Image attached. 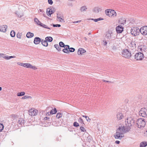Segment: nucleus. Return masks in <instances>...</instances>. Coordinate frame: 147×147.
Here are the masks:
<instances>
[{"instance_id": "47", "label": "nucleus", "mask_w": 147, "mask_h": 147, "mask_svg": "<svg viewBox=\"0 0 147 147\" xmlns=\"http://www.w3.org/2000/svg\"><path fill=\"white\" fill-rule=\"evenodd\" d=\"M86 119L87 121L89 122H90L91 120V119L89 118V117H88V116L86 117Z\"/></svg>"}, {"instance_id": "42", "label": "nucleus", "mask_w": 147, "mask_h": 147, "mask_svg": "<svg viewBox=\"0 0 147 147\" xmlns=\"http://www.w3.org/2000/svg\"><path fill=\"white\" fill-rule=\"evenodd\" d=\"M3 125L2 124L0 123V131H1L3 129Z\"/></svg>"}, {"instance_id": "22", "label": "nucleus", "mask_w": 147, "mask_h": 147, "mask_svg": "<svg viewBox=\"0 0 147 147\" xmlns=\"http://www.w3.org/2000/svg\"><path fill=\"white\" fill-rule=\"evenodd\" d=\"M86 51L84 50L83 49L80 48L78 52V53L79 54H81L82 53L85 52Z\"/></svg>"}, {"instance_id": "9", "label": "nucleus", "mask_w": 147, "mask_h": 147, "mask_svg": "<svg viewBox=\"0 0 147 147\" xmlns=\"http://www.w3.org/2000/svg\"><path fill=\"white\" fill-rule=\"evenodd\" d=\"M144 57V54L141 52L136 53L135 55V58L137 60H142Z\"/></svg>"}, {"instance_id": "19", "label": "nucleus", "mask_w": 147, "mask_h": 147, "mask_svg": "<svg viewBox=\"0 0 147 147\" xmlns=\"http://www.w3.org/2000/svg\"><path fill=\"white\" fill-rule=\"evenodd\" d=\"M16 14H17L18 16L21 18L24 16L23 13L22 11H16L15 12Z\"/></svg>"}, {"instance_id": "61", "label": "nucleus", "mask_w": 147, "mask_h": 147, "mask_svg": "<svg viewBox=\"0 0 147 147\" xmlns=\"http://www.w3.org/2000/svg\"><path fill=\"white\" fill-rule=\"evenodd\" d=\"M104 82H110V81H106V80H102Z\"/></svg>"}, {"instance_id": "24", "label": "nucleus", "mask_w": 147, "mask_h": 147, "mask_svg": "<svg viewBox=\"0 0 147 147\" xmlns=\"http://www.w3.org/2000/svg\"><path fill=\"white\" fill-rule=\"evenodd\" d=\"M42 45L44 46L47 47L48 46L47 42L46 40H42L41 41Z\"/></svg>"}, {"instance_id": "34", "label": "nucleus", "mask_w": 147, "mask_h": 147, "mask_svg": "<svg viewBox=\"0 0 147 147\" xmlns=\"http://www.w3.org/2000/svg\"><path fill=\"white\" fill-rule=\"evenodd\" d=\"M62 113H58L56 115V117L58 119H59L62 117Z\"/></svg>"}, {"instance_id": "63", "label": "nucleus", "mask_w": 147, "mask_h": 147, "mask_svg": "<svg viewBox=\"0 0 147 147\" xmlns=\"http://www.w3.org/2000/svg\"><path fill=\"white\" fill-rule=\"evenodd\" d=\"M84 38L85 39V40L86 41L87 40V38L86 37H84Z\"/></svg>"}, {"instance_id": "36", "label": "nucleus", "mask_w": 147, "mask_h": 147, "mask_svg": "<svg viewBox=\"0 0 147 147\" xmlns=\"http://www.w3.org/2000/svg\"><path fill=\"white\" fill-rule=\"evenodd\" d=\"M40 26L41 27H43L46 28L51 29V28H50L48 27L47 25H46L45 24H44L42 23V24H41V25H40Z\"/></svg>"}, {"instance_id": "38", "label": "nucleus", "mask_w": 147, "mask_h": 147, "mask_svg": "<svg viewBox=\"0 0 147 147\" xmlns=\"http://www.w3.org/2000/svg\"><path fill=\"white\" fill-rule=\"evenodd\" d=\"M22 35V33L18 32L17 35V37L18 38L20 39L21 38Z\"/></svg>"}, {"instance_id": "39", "label": "nucleus", "mask_w": 147, "mask_h": 147, "mask_svg": "<svg viewBox=\"0 0 147 147\" xmlns=\"http://www.w3.org/2000/svg\"><path fill=\"white\" fill-rule=\"evenodd\" d=\"M59 46L61 47H65V45L62 42H59Z\"/></svg>"}, {"instance_id": "15", "label": "nucleus", "mask_w": 147, "mask_h": 147, "mask_svg": "<svg viewBox=\"0 0 147 147\" xmlns=\"http://www.w3.org/2000/svg\"><path fill=\"white\" fill-rule=\"evenodd\" d=\"M123 27L121 25H119L116 28V30L117 33H120L122 32L123 30Z\"/></svg>"}, {"instance_id": "29", "label": "nucleus", "mask_w": 147, "mask_h": 147, "mask_svg": "<svg viewBox=\"0 0 147 147\" xmlns=\"http://www.w3.org/2000/svg\"><path fill=\"white\" fill-rule=\"evenodd\" d=\"M34 36V34L29 32H28L26 34V37L28 38H31Z\"/></svg>"}, {"instance_id": "37", "label": "nucleus", "mask_w": 147, "mask_h": 147, "mask_svg": "<svg viewBox=\"0 0 147 147\" xmlns=\"http://www.w3.org/2000/svg\"><path fill=\"white\" fill-rule=\"evenodd\" d=\"M15 32L13 30L11 31L10 33V35L11 37H14L15 36Z\"/></svg>"}, {"instance_id": "50", "label": "nucleus", "mask_w": 147, "mask_h": 147, "mask_svg": "<svg viewBox=\"0 0 147 147\" xmlns=\"http://www.w3.org/2000/svg\"><path fill=\"white\" fill-rule=\"evenodd\" d=\"M48 2L50 5H52L53 3V1L52 0H48Z\"/></svg>"}, {"instance_id": "59", "label": "nucleus", "mask_w": 147, "mask_h": 147, "mask_svg": "<svg viewBox=\"0 0 147 147\" xmlns=\"http://www.w3.org/2000/svg\"><path fill=\"white\" fill-rule=\"evenodd\" d=\"M115 143L117 144H118L120 142L119 141L117 140L115 142Z\"/></svg>"}, {"instance_id": "43", "label": "nucleus", "mask_w": 147, "mask_h": 147, "mask_svg": "<svg viewBox=\"0 0 147 147\" xmlns=\"http://www.w3.org/2000/svg\"><path fill=\"white\" fill-rule=\"evenodd\" d=\"M139 49H140V50L142 52L141 53H143V54L144 53V51L145 52V51L144 50V48L143 47H142V48L140 47V48H139Z\"/></svg>"}, {"instance_id": "18", "label": "nucleus", "mask_w": 147, "mask_h": 147, "mask_svg": "<svg viewBox=\"0 0 147 147\" xmlns=\"http://www.w3.org/2000/svg\"><path fill=\"white\" fill-rule=\"evenodd\" d=\"M117 118L118 120H121L123 117V114L121 112H118L116 115Z\"/></svg>"}, {"instance_id": "27", "label": "nucleus", "mask_w": 147, "mask_h": 147, "mask_svg": "<svg viewBox=\"0 0 147 147\" xmlns=\"http://www.w3.org/2000/svg\"><path fill=\"white\" fill-rule=\"evenodd\" d=\"M87 8L86 6H84L81 7L80 8V10L81 12H84L86 11Z\"/></svg>"}, {"instance_id": "33", "label": "nucleus", "mask_w": 147, "mask_h": 147, "mask_svg": "<svg viewBox=\"0 0 147 147\" xmlns=\"http://www.w3.org/2000/svg\"><path fill=\"white\" fill-rule=\"evenodd\" d=\"M25 94V93L24 92H18L17 93V95L18 96H21L24 95Z\"/></svg>"}, {"instance_id": "60", "label": "nucleus", "mask_w": 147, "mask_h": 147, "mask_svg": "<svg viewBox=\"0 0 147 147\" xmlns=\"http://www.w3.org/2000/svg\"><path fill=\"white\" fill-rule=\"evenodd\" d=\"M112 49L113 50H115L116 49V47L114 46L112 48Z\"/></svg>"}, {"instance_id": "49", "label": "nucleus", "mask_w": 147, "mask_h": 147, "mask_svg": "<svg viewBox=\"0 0 147 147\" xmlns=\"http://www.w3.org/2000/svg\"><path fill=\"white\" fill-rule=\"evenodd\" d=\"M53 26L54 27H60L61 26V25L59 24H53Z\"/></svg>"}, {"instance_id": "8", "label": "nucleus", "mask_w": 147, "mask_h": 147, "mask_svg": "<svg viewBox=\"0 0 147 147\" xmlns=\"http://www.w3.org/2000/svg\"><path fill=\"white\" fill-rule=\"evenodd\" d=\"M140 115L145 117L147 116V109L145 108H142L139 112Z\"/></svg>"}, {"instance_id": "28", "label": "nucleus", "mask_w": 147, "mask_h": 147, "mask_svg": "<svg viewBox=\"0 0 147 147\" xmlns=\"http://www.w3.org/2000/svg\"><path fill=\"white\" fill-rule=\"evenodd\" d=\"M147 145V142H141L140 147H145Z\"/></svg>"}, {"instance_id": "23", "label": "nucleus", "mask_w": 147, "mask_h": 147, "mask_svg": "<svg viewBox=\"0 0 147 147\" xmlns=\"http://www.w3.org/2000/svg\"><path fill=\"white\" fill-rule=\"evenodd\" d=\"M27 65L26 66V67L33 69L34 70L37 69V68H36V67L34 66H32V65L30 63H27Z\"/></svg>"}, {"instance_id": "7", "label": "nucleus", "mask_w": 147, "mask_h": 147, "mask_svg": "<svg viewBox=\"0 0 147 147\" xmlns=\"http://www.w3.org/2000/svg\"><path fill=\"white\" fill-rule=\"evenodd\" d=\"M136 47L135 42L133 41L130 42L127 46L128 49H129V51H131L133 53L136 50Z\"/></svg>"}, {"instance_id": "1", "label": "nucleus", "mask_w": 147, "mask_h": 147, "mask_svg": "<svg viewBox=\"0 0 147 147\" xmlns=\"http://www.w3.org/2000/svg\"><path fill=\"white\" fill-rule=\"evenodd\" d=\"M125 132V127L124 126H119L117 130L116 133L114 135V137L116 139H121L123 137L122 135Z\"/></svg>"}, {"instance_id": "11", "label": "nucleus", "mask_w": 147, "mask_h": 147, "mask_svg": "<svg viewBox=\"0 0 147 147\" xmlns=\"http://www.w3.org/2000/svg\"><path fill=\"white\" fill-rule=\"evenodd\" d=\"M139 31L144 35H147V26H145L142 27L140 29Z\"/></svg>"}, {"instance_id": "48", "label": "nucleus", "mask_w": 147, "mask_h": 147, "mask_svg": "<svg viewBox=\"0 0 147 147\" xmlns=\"http://www.w3.org/2000/svg\"><path fill=\"white\" fill-rule=\"evenodd\" d=\"M74 125L76 127H78L79 126V124L77 122H74Z\"/></svg>"}, {"instance_id": "58", "label": "nucleus", "mask_w": 147, "mask_h": 147, "mask_svg": "<svg viewBox=\"0 0 147 147\" xmlns=\"http://www.w3.org/2000/svg\"><path fill=\"white\" fill-rule=\"evenodd\" d=\"M97 19L98 20V21H100V20H103V18H98Z\"/></svg>"}, {"instance_id": "17", "label": "nucleus", "mask_w": 147, "mask_h": 147, "mask_svg": "<svg viewBox=\"0 0 147 147\" xmlns=\"http://www.w3.org/2000/svg\"><path fill=\"white\" fill-rule=\"evenodd\" d=\"M41 39L38 37H36L34 39V43L35 44H38L41 42Z\"/></svg>"}, {"instance_id": "55", "label": "nucleus", "mask_w": 147, "mask_h": 147, "mask_svg": "<svg viewBox=\"0 0 147 147\" xmlns=\"http://www.w3.org/2000/svg\"><path fill=\"white\" fill-rule=\"evenodd\" d=\"M125 22H126V20L124 19V20L123 21H122L121 22V24H124V23H125Z\"/></svg>"}, {"instance_id": "46", "label": "nucleus", "mask_w": 147, "mask_h": 147, "mask_svg": "<svg viewBox=\"0 0 147 147\" xmlns=\"http://www.w3.org/2000/svg\"><path fill=\"white\" fill-rule=\"evenodd\" d=\"M80 129L81 131L83 132H85L86 131V130L83 127H80Z\"/></svg>"}, {"instance_id": "53", "label": "nucleus", "mask_w": 147, "mask_h": 147, "mask_svg": "<svg viewBox=\"0 0 147 147\" xmlns=\"http://www.w3.org/2000/svg\"><path fill=\"white\" fill-rule=\"evenodd\" d=\"M90 20H93L95 22H96L98 21V20H97V19H90Z\"/></svg>"}, {"instance_id": "31", "label": "nucleus", "mask_w": 147, "mask_h": 147, "mask_svg": "<svg viewBox=\"0 0 147 147\" xmlns=\"http://www.w3.org/2000/svg\"><path fill=\"white\" fill-rule=\"evenodd\" d=\"M17 64L19 65L22 66L24 67H26V66L27 65V63H23L20 62H18L17 63Z\"/></svg>"}, {"instance_id": "52", "label": "nucleus", "mask_w": 147, "mask_h": 147, "mask_svg": "<svg viewBox=\"0 0 147 147\" xmlns=\"http://www.w3.org/2000/svg\"><path fill=\"white\" fill-rule=\"evenodd\" d=\"M18 7L19 10H20V9H21L23 8H24V7L21 5H19L18 6Z\"/></svg>"}, {"instance_id": "41", "label": "nucleus", "mask_w": 147, "mask_h": 147, "mask_svg": "<svg viewBox=\"0 0 147 147\" xmlns=\"http://www.w3.org/2000/svg\"><path fill=\"white\" fill-rule=\"evenodd\" d=\"M64 48L65 49L63 50V51L65 53H69V49L67 48H65V47Z\"/></svg>"}, {"instance_id": "16", "label": "nucleus", "mask_w": 147, "mask_h": 147, "mask_svg": "<svg viewBox=\"0 0 147 147\" xmlns=\"http://www.w3.org/2000/svg\"><path fill=\"white\" fill-rule=\"evenodd\" d=\"M101 10V8L100 7H96L93 9V11L95 13H98Z\"/></svg>"}, {"instance_id": "45", "label": "nucleus", "mask_w": 147, "mask_h": 147, "mask_svg": "<svg viewBox=\"0 0 147 147\" xmlns=\"http://www.w3.org/2000/svg\"><path fill=\"white\" fill-rule=\"evenodd\" d=\"M102 44L104 46L106 45L107 44V42L106 40H103L102 41Z\"/></svg>"}, {"instance_id": "25", "label": "nucleus", "mask_w": 147, "mask_h": 147, "mask_svg": "<svg viewBox=\"0 0 147 147\" xmlns=\"http://www.w3.org/2000/svg\"><path fill=\"white\" fill-rule=\"evenodd\" d=\"M45 40L49 42H51L53 40V38L51 36H48L45 38Z\"/></svg>"}, {"instance_id": "6", "label": "nucleus", "mask_w": 147, "mask_h": 147, "mask_svg": "<svg viewBox=\"0 0 147 147\" xmlns=\"http://www.w3.org/2000/svg\"><path fill=\"white\" fill-rule=\"evenodd\" d=\"M125 123L126 125L128 126H131L134 125V120L133 118L128 117L125 120Z\"/></svg>"}, {"instance_id": "5", "label": "nucleus", "mask_w": 147, "mask_h": 147, "mask_svg": "<svg viewBox=\"0 0 147 147\" xmlns=\"http://www.w3.org/2000/svg\"><path fill=\"white\" fill-rule=\"evenodd\" d=\"M138 128H141L144 127L146 124V122L144 119H139L136 122Z\"/></svg>"}, {"instance_id": "13", "label": "nucleus", "mask_w": 147, "mask_h": 147, "mask_svg": "<svg viewBox=\"0 0 147 147\" xmlns=\"http://www.w3.org/2000/svg\"><path fill=\"white\" fill-rule=\"evenodd\" d=\"M16 56H6L5 54L3 53H0V58H4L6 60L9 59L11 58H15Z\"/></svg>"}, {"instance_id": "20", "label": "nucleus", "mask_w": 147, "mask_h": 147, "mask_svg": "<svg viewBox=\"0 0 147 147\" xmlns=\"http://www.w3.org/2000/svg\"><path fill=\"white\" fill-rule=\"evenodd\" d=\"M46 13L48 16H51V15L53 14L54 12L52 9L48 8L47 9Z\"/></svg>"}, {"instance_id": "21", "label": "nucleus", "mask_w": 147, "mask_h": 147, "mask_svg": "<svg viewBox=\"0 0 147 147\" xmlns=\"http://www.w3.org/2000/svg\"><path fill=\"white\" fill-rule=\"evenodd\" d=\"M57 17L58 21L60 22H61L64 20L63 16H60V15L58 14H57Z\"/></svg>"}, {"instance_id": "57", "label": "nucleus", "mask_w": 147, "mask_h": 147, "mask_svg": "<svg viewBox=\"0 0 147 147\" xmlns=\"http://www.w3.org/2000/svg\"><path fill=\"white\" fill-rule=\"evenodd\" d=\"M65 46L66 47L65 48H67L68 49H69V45H65Z\"/></svg>"}, {"instance_id": "26", "label": "nucleus", "mask_w": 147, "mask_h": 147, "mask_svg": "<svg viewBox=\"0 0 147 147\" xmlns=\"http://www.w3.org/2000/svg\"><path fill=\"white\" fill-rule=\"evenodd\" d=\"M34 22L37 24V25L40 26V25L42 24L36 18H35L34 19Z\"/></svg>"}, {"instance_id": "12", "label": "nucleus", "mask_w": 147, "mask_h": 147, "mask_svg": "<svg viewBox=\"0 0 147 147\" xmlns=\"http://www.w3.org/2000/svg\"><path fill=\"white\" fill-rule=\"evenodd\" d=\"M29 114L31 116H34L36 115L38 112V111L37 110L34 109H32L29 110Z\"/></svg>"}, {"instance_id": "14", "label": "nucleus", "mask_w": 147, "mask_h": 147, "mask_svg": "<svg viewBox=\"0 0 147 147\" xmlns=\"http://www.w3.org/2000/svg\"><path fill=\"white\" fill-rule=\"evenodd\" d=\"M7 26L5 25L0 26V31L3 32H5L7 31Z\"/></svg>"}, {"instance_id": "3", "label": "nucleus", "mask_w": 147, "mask_h": 147, "mask_svg": "<svg viewBox=\"0 0 147 147\" xmlns=\"http://www.w3.org/2000/svg\"><path fill=\"white\" fill-rule=\"evenodd\" d=\"M105 38L109 41L114 40L115 39V34L111 31H108L106 33Z\"/></svg>"}, {"instance_id": "2", "label": "nucleus", "mask_w": 147, "mask_h": 147, "mask_svg": "<svg viewBox=\"0 0 147 147\" xmlns=\"http://www.w3.org/2000/svg\"><path fill=\"white\" fill-rule=\"evenodd\" d=\"M133 53L131 51H129L128 49H124L122 51L121 55L125 58H129Z\"/></svg>"}, {"instance_id": "35", "label": "nucleus", "mask_w": 147, "mask_h": 147, "mask_svg": "<svg viewBox=\"0 0 147 147\" xmlns=\"http://www.w3.org/2000/svg\"><path fill=\"white\" fill-rule=\"evenodd\" d=\"M57 112L56 109L54 108V109H52L51 111L50 112V114H55Z\"/></svg>"}, {"instance_id": "32", "label": "nucleus", "mask_w": 147, "mask_h": 147, "mask_svg": "<svg viewBox=\"0 0 147 147\" xmlns=\"http://www.w3.org/2000/svg\"><path fill=\"white\" fill-rule=\"evenodd\" d=\"M57 44H55L54 45V47L58 51H61V48Z\"/></svg>"}, {"instance_id": "56", "label": "nucleus", "mask_w": 147, "mask_h": 147, "mask_svg": "<svg viewBox=\"0 0 147 147\" xmlns=\"http://www.w3.org/2000/svg\"><path fill=\"white\" fill-rule=\"evenodd\" d=\"M38 12H41L42 13H45V12L43 10H42L41 9H40L38 10Z\"/></svg>"}, {"instance_id": "4", "label": "nucleus", "mask_w": 147, "mask_h": 147, "mask_svg": "<svg viewBox=\"0 0 147 147\" xmlns=\"http://www.w3.org/2000/svg\"><path fill=\"white\" fill-rule=\"evenodd\" d=\"M105 13L107 16L111 18H114L117 16L115 11L111 9H107L105 10Z\"/></svg>"}, {"instance_id": "10", "label": "nucleus", "mask_w": 147, "mask_h": 147, "mask_svg": "<svg viewBox=\"0 0 147 147\" xmlns=\"http://www.w3.org/2000/svg\"><path fill=\"white\" fill-rule=\"evenodd\" d=\"M131 33L132 35L134 36H137L139 33L138 30L135 27L131 29Z\"/></svg>"}, {"instance_id": "62", "label": "nucleus", "mask_w": 147, "mask_h": 147, "mask_svg": "<svg viewBox=\"0 0 147 147\" xmlns=\"http://www.w3.org/2000/svg\"><path fill=\"white\" fill-rule=\"evenodd\" d=\"M45 119L46 120H47L48 119H49V117H45Z\"/></svg>"}, {"instance_id": "30", "label": "nucleus", "mask_w": 147, "mask_h": 147, "mask_svg": "<svg viewBox=\"0 0 147 147\" xmlns=\"http://www.w3.org/2000/svg\"><path fill=\"white\" fill-rule=\"evenodd\" d=\"M24 121L23 119L20 118L19 119L18 122L19 124L22 125H24Z\"/></svg>"}, {"instance_id": "54", "label": "nucleus", "mask_w": 147, "mask_h": 147, "mask_svg": "<svg viewBox=\"0 0 147 147\" xmlns=\"http://www.w3.org/2000/svg\"><path fill=\"white\" fill-rule=\"evenodd\" d=\"M81 20H79V21H74V22H73V23H80V22H81Z\"/></svg>"}, {"instance_id": "64", "label": "nucleus", "mask_w": 147, "mask_h": 147, "mask_svg": "<svg viewBox=\"0 0 147 147\" xmlns=\"http://www.w3.org/2000/svg\"><path fill=\"white\" fill-rule=\"evenodd\" d=\"M82 117L86 118V117H87V116H85V115H82Z\"/></svg>"}, {"instance_id": "51", "label": "nucleus", "mask_w": 147, "mask_h": 147, "mask_svg": "<svg viewBox=\"0 0 147 147\" xmlns=\"http://www.w3.org/2000/svg\"><path fill=\"white\" fill-rule=\"evenodd\" d=\"M78 121L80 122H81V123H83V119L81 118H80L78 120Z\"/></svg>"}, {"instance_id": "44", "label": "nucleus", "mask_w": 147, "mask_h": 147, "mask_svg": "<svg viewBox=\"0 0 147 147\" xmlns=\"http://www.w3.org/2000/svg\"><path fill=\"white\" fill-rule=\"evenodd\" d=\"M69 52H74L75 51V49L73 48H70L69 49Z\"/></svg>"}, {"instance_id": "40", "label": "nucleus", "mask_w": 147, "mask_h": 147, "mask_svg": "<svg viewBox=\"0 0 147 147\" xmlns=\"http://www.w3.org/2000/svg\"><path fill=\"white\" fill-rule=\"evenodd\" d=\"M31 98V96H28V95L24 96L22 98V99H26L27 98Z\"/></svg>"}]
</instances>
